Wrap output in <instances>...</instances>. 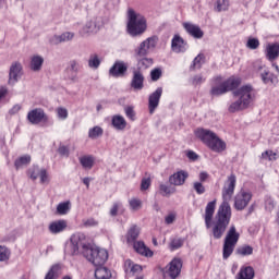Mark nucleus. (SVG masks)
Wrapping results in <instances>:
<instances>
[{
    "label": "nucleus",
    "mask_w": 279,
    "mask_h": 279,
    "mask_svg": "<svg viewBox=\"0 0 279 279\" xmlns=\"http://www.w3.org/2000/svg\"><path fill=\"white\" fill-rule=\"evenodd\" d=\"M236 187V175L231 174L226 180L222 187V203L218 207L215 215V208H217V199L209 202L205 208V226L207 230L211 228V234L214 239H221L230 226L232 219V207H230V199L234 195V189ZM214 217V220H213Z\"/></svg>",
    "instance_id": "nucleus-1"
},
{
    "label": "nucleus",
    "mask_w": 279,
    "mask_h": 279,
    "mask_svg": "<svg viewBox=\"0 0 279 279\" xmlns=\"http://www.w3.org/2000/svg\"><path fill=\"white\" fill-rule=\"evenodd\" d=\"M194 134L196 138H199L211 151H216L217 154L226 151V142L219 138L215 132L206 129H196Z\"/></svg>",
    "instance_id": "nucleus-2"
},
{
    "label": "nucleus",
    "mask_w": 279,
    "mask_h": 279,
    "mask_svg": "<svg viewBox=\"0 0 279 279\" xmlns=\"http://www.w3.org/2000/svg\"><path fill=\"white\" fill-rule=\"evenodd\" d=\"M128 19V32L130 36L135 37L145 34V31L147 29V21L145 20V16L141 13H136L134 9H129Z\"/></svg>",
    "instance_id": "nucleus-3"
},
{
    "label": "nucleus",
    "mask_w": 279,
    "mask_h": 279,
    "mask_svg": "<svg viewBox=\"0 0 279 279\" xmlns=\"http://www.w3.org/2000/svg\"><path fill=\"white\" fill-rule=\"evenodd\" d=\"M241 84V78L231 76L227 81H221V76H217L214 78L210 95L214 97H219V95H226V93H230V90H234V88H239Z\"/></svg>",
    "instance_id": "nucleus-4"
},
{
    "label": "nucleus",
    "mask_w": 279,
    "mask_h": 279,
    "mask_svg": "<svg viewBox=\"0 0 279 279\" xmlns=\"http://www.w3.org/2000/svg\"><path fill=\"white\" fill-rule=\"evenodd\" d=\"M239 239H241V234L236 231V227L231 225L227 231L222 246V258L225 260H228L232 256Z\"/></svg>",
    "instance_id": "nucleus-5"
},
{
    "label": "nucleus",
    "mask_w": 279,
    "mask_h": 279,
    "mask_svg": "<svg viewBox=\"0 0 279 279\" xmlns=\"http://www.w3.org/2000/svg\"><path fill=\"white\" fill-rule=\"evenodd\" d=\"M94 267H104L108 260V251L90 245L83 255Z\"/></svg>",
    "instance_id": "nucleus-6"
},
{
    "label": "nucleus",
    "mask_w": 279,
    "mask_h": 279,
    "mask_svg": "<svg viewBox=\"0 0 279 279\" xmlns=\"http://www.w3.org/2000/svg\"><path fill=\"white\" fill-rule=\"evenodd\" d=\"M235 97L234 106H250L254 99V88L251 85H245L233 92Z\"/></svg>",
    "instance_id": "nucleus-7"
},
{
    "label": "nucleus",
    "mask_w": 279,
    "mask_h": 279,
    "mask_svg": "<svg viewBox=\"0 0 279 279\" xmlns=\"http://www.w3.org/2000/svg\"><path fill=\"white\" fill-rule=\"evenodd\" d=\"M254 71L258 73L263 84H276L278 82V76H276L269 68L265 65L262 61H256L254 63Z\"/></svg>",
    "instance_id": "nucleus-8"
},
{
    "label": "nucleus",
    "mask_w": 279,
    "mask_h": 279,
    "mask_svg": "<svg viewBox=\"0 0 279 279\" xmlns=\"http://www.w3.org/2000/svg\"><path fill=\"white\" fill-rule=\"evenodd\" d=\"M158 46V36H151L145 39L140 44L137 48H135L134 53L137 58H145V56H149V51H154Z\"/></svg>",
    "instance_id": "nucleus-9"
},
{
    "label": "nucleus",
    "mask_w": 279,
    "mask_h": 279,
    "mask_svg": "<svg viewBox=\"0 0 279 279\" xmlns=\"http://www.w3.org/2000/svg\"><path fill=\"white\" fill-rule=\"evenodd\" d=\"M71 253L73 256L80 254V247L82 248V254L90 247V244L86 243V235L84 233H75L70 239Z\"/></svg>",
    "instance_id": "nucleus-10"
},
{
    "label": "nucleus",
    "mask_w": 279,
    "mask_h": 279,
    "mask_svg": "<svg viewBox=\"0 0 279 279\" xmlns=\"http://www.w3.org/2000/svg\"><path fill=\"white\" fill-rule=\"evenodd\" d=\"M23 77V64L19 61L11 63L9 69V86H14Z\"/></svg>",
    "instance_id": "nucleus-11"
},
{
    "label": "nucleus",
    "mask_w": 279,
    "mask_h": 279,
    "mask_svg": "<svg viewBox=\"0 0 279 279\" xmlns=\"http://www.w3.org/2000/svg\"><path fill=\"white\" fill-rule=\"evenodd\" d=\"M182 271V259L174 258L172 259L169 265L163 269L165 278L177 279Z\"/></svg>",
    "instance_id": "nucleus-12"
},
{
    "label": "nucleus",
    "mask_w": 279,
    "mask_h": 279,
    "mask_svg": "<svg viewBox=\"0 0 279 279\" xmlns=\"http://www.w3.org/2000/svg\"><path fill=\"white\" fill-rule=\"evenodd\" d=\"M99 29H101V24H99L97 17H93L85 23V25L80 29L78 34L82 36V38H87V36H92V34H97Z\"/></svg>",
    "instance_id": "nucleus-13"
},
{
    "label": "nucleus",
    "mask_w": 279,
    "mask_h": 279,
    "mask_svg": "<svg viewBox=\"0 0 279 279\" xmlns=\"http://www.w3.org/2000/svg\"><path fill=\"white\" fill-rule=\"evenodd\" d=\"M252 201V193L240 191L234 197V208L235 210H245L247 204Z\"/></svg>",
    "instance_id": "nucleus-14"
},
{
    "label": "nucleus",
    "mask_w": 279,
    "mask_h": 279,
    "mask_svg": "<svg viewBox=\"0 0 279 279\" xmlns=\"http://www.w3.org/2000/svg\"><path fill=\"white\" fill-rule=\"evenodd\" d=\"M144 86L145 75H143V72H141V70H134L133 77L131 80V88H133V90H143Z\"/></svg>",
    "instance_id": "nucleus-15"
},
{
    "label": "nucleus",
    "mask_w": 279,
    "mask_h": 279,
    "mask_svg": "<svg viewBox=\"0 0 279 279\" xmlns=\"http://www.w3.org/2000/svg\"><path fill=\"white\" fill-rule=\"evenodd\" d=\"M27 119L33 125H38V123H45L47 121V116L43 109H35L28 112Z\"/></svg>",
    "instance_id": "nucleus-16"
},
{
    "label": "nucleus",
    "mask_w": 279,
    "mask_h": 279,
    "mask_svg": "<svg viewBox=\"0 0 279 279\" xmlns=\"http://www.w3.org/2000/svg\"><path fill=\"white\" fill-rule=\"evenodd\" d=\"M125 73H128V63L123 61H116L109 70L112 77H123Z\"/></svg>",
    "instance_id": "nucleus-17"
},
{
    "label": "nucleus",
    "mask_w": 279,
    "mask_h": 279,
    "mask_svg": "<svg viewBox=\"0 0 279 279\" xmlns=\"http://www.w3.org/2000/svg\"><path fill=\"white\" fill-rule=\"evenodd\" d=\"M187 178L189 172L180 170L169 177V183L172 184V186H182Z\"/></svg>",
    "instance_id": "nucleus-18"
},
{
    "label": "nucleus",
    "mask_w": 279,
    "mask_h": 279,
    "mask_svg": "<svg viewBox=\"0 0 279 279\" xmlns=\"http://www.w3.org/2000/svg\"><path fill=\"white\" fill-rule=\"evenodd\" d=\"M72 38H75V33L65 32L61 35H52L48 38V43L51 45H60L61 43H69Z\"/></svg>",
    "instance_id": "nucleus-19"
},
{
    "label": "nucleus",
    "mask_w": 279,
    "mask_h": 279,
    "mask_svg": "<svg viewBox=\"0 0 279 279\" xmlns=\"http://www.w3.org/2000/svg\"><path fill=\"white\" fill-rule=\"evenodd\" d=\"M183 27L185 32H187V34H190V36H192L193 38H204V31H202L199 26L190 22H185L183 23Z\"/></svg>",
    "instance_id": "nucleus-20"
},
{
    "label": "nucleus",
    "mask_w": 279,
    "mask_h": 279,
    "mask_svg": "<svg viewBox=\"0 0 279 279\" xmlns=\"http://www.w3.org/2000/svg\"><path fill=\"white\" fill-rule=\"evenodd\" d=\"M171 49L174 51V53H184V51L187 49V46L184 39L180 37V35H175L172 38Z\"/></svg>",
    "instance_id": "nucleus-21"
},
{
    "label": "nucleus",
    "mask_w": 279,
    "mask_h": 279,
    "mask_svg": "<svg viewBox=\"0 0 279 279\" xmlns=\"http://www.w3.org/2000/svg\"><path fill=\"white\" fill-rule=\"evenodd\" d=\"M69 223L66 220H56L50 222L48 230L50 234H60V232H64L68 228Z\"/></svg>",
    "instance_id": "nucleus-22"
},
{
    "label": "nucleus",
    "mask_w": 279,
    "mask_h": 279,
    "mask_svg": "<svg viewBox=\"0 0 279 279\" xmlns=\"http://www.w3.org/2000/svg\"><path fill=\"white\" fill-rule=\"evenodd\" d=\"M31 178L32 180H38V178H40L41 184H48L49 182V174L47 173V170L38 167L34 168L33 172L31 173Z\"/></svg>",
    "instance_id": "nucleus-23"
},
{
    "label": "nucleus",
    "mask_w": 279,
    "mask_h": 279,
    "mask_svg": "<svg viewBox=\"0 0 279 279\" xmlns=\"http://www.w3.org/2000/svg\"><path fill=\"white\" fill-rule=\"evenodd\" d=\"M266 58L269 62H274V60H278L279 58V44H269L266 47Z\"/></svg>",
    "instance_id": "nucleus-24"
},
{
    "label": "nucleus",
    "mask_w": 279,
    "mask_h": 279,
    "mask_svg": "<svg viewBox=\"0 0 279 279\" xmlns=\"http://www.w3.org/2000/svg\"><path fill=\"white\" fill-rule=\"evenodd\" d=\"M133 247L135 252L142 256H147L149 258L150 256H154V252H151V250H149V247H147L143 241L134 242Z\"/></svg>",
    "instance_id": "nucleus-25"
},
{
    "label": "nucleus",
    "mask_w": 279,
    "mask_h": 279,
    "mask_svg": "<svg viewBox=\"0 0 279 279\" xmlns=\"http://www.w3.org/2000/svg\"><path fill=\"white\" fill-rule=\"evenodd\" d=\"M43 64H45V58L40 54H34L31 58V71L38 73L43 69Z\"/></svg>",
    "instance_id": "nucleus-26"
},
{
    "label": "nucleus",
    "mask_w": 279,
    "mask_h": 279,
    "mask_svg": "<svg viewBox=\"0 0 279 279\" xmlns=\"http://www.w3.org/2000/svg\"><path fill=\"white\" fill-rule=\"evenodd\" d=\"M111 125L114 128V130L122 131L125 128H128V122L125 121V118H123L120 114H116L112 117Z\"/></svg>",
    "instance_id": "nucleus-27"
},
{
    "label": "nucleus",
    "mask_w": 279,
    "mask_h": 279,
    "mask_svg": "<svg viewBox=\"0 0 279 279\" xmlns=\"http://www.w3.org/2000/svg\"><path fill=\"white\" fill-rule=\"evenodd\" d=\"M141 234V228L136 225H133L126 234V241L128 243H134L136 239H138V235Z\"/></svg>",
    "instance_id": "nucleus-28"
},
{
    "label": "nucleus",
    "mask_w": 279,
    "mask_h": 279,
    "mask_svg": "<svg viewBox=\"0 0 279 279\" xmlns=\"http://www.w3.org/2000/svg\"><path fill=\"white\" fill-rule=\"evenodd\" d=\"M95 278L96 279H111L112 278V272L110 269L98 266L95 270Z\"/></svg>",
    "instance_id": "nucleus-29"
},
{
    "label": "nucleus",
    "mask_w": 279,
    "mask_h": 279,
    "mask_svg": "<svg viewBox=\"0 0 279 279\" xmlns=\"http://www.w3.org/2000/svg\"><path fill=\"white\" fill-rule=\"evenodd\" d=\"M125 271L129 274H141L143 271V267L138 264H134L131 259H126L125 264Z\"/></svg>",
    "instance_id": "nucleus-30"
},
{
    "label": "nucleus",
    "mask_w": 279,
    "mask_h": 279,
    "mask_svg": "<svg viewBox=\"0 0 279 279\" xmlns=\"http://www.w3.org/2000/svg\"><path fill=\"white\" fill-rule=\"evenodd\" d=\"M62 274V267L59 264L53 265L47 272L45 279H58Z\"/></svg>",
    "instance_id": "nucleus-31"
},
{
    "label": "nucleus",
    "mask_w": 279,
    "mask_h": 279,
    "mask_svg": "<svg viewBox=\"0 0 279 279\" xmlns=\"http://www.w3.org/2000/svg\"><path fill=\"white\" fill-rule=\"evenodd\" d=\"M236 279H254V268L250 266L241 268Z\"/></svg>",
    "instance_id": "nucleus-32"
},
{
    "label": "nucleus",
    "mask_w": 279,
    "mask_h": 279,
    "mask_svg": "<svg viewBox=\"0 0 279 279\" xmlns=\"http://www.w3.org/2000/svg\"><path fill=\"white\" fill-rule=\"evenodd\" d=\"M29 162H32V157L29 155H25L15 160L14 167L16 171H19V169H23L24 167H27Z\"/></svg>",
    "instance_id": "nucleus-33"
},
{
    "label": "nucleus",
    "mask_w": 279,
    "mask_h": 279,
    "mask_svg": "<svg viewBox=\"0 0 279 279\" xmlns=\"http://www.w3.org/2000/svg\"><path fill=\"white\" fill-rule=\"evenodd\" d=\"M80 162L83 169H90L95 166V157L93 155H86L80 158Z\"/></svg>",
    "instance_id": "nucleus-34"
},
{
    "label": "nucleus",
    "mask_w": 279,
    "mask_h": 279,
    "mask_svg": "<svg viewBox=\"0 0 279 279\" xmlns=\"http://www.w3.org/2000/svg\"><path fill=\"white\" fill-rule=\"evenodd\" d=\"M160 97H162V87L157 88L149 96V106H158V104H160Z\"/></svg>",
    "instance_id": "nucleus-35"
},
{
    "label": "nucleus",
    "mask_w": 279,
    "mask_h": 279,
    "mask_svg": "<svg viewBox=\"0 0 279 279\" xmlns=\"http://www.w3.org/2000/svg\"><path fill=\"white\" fill-rule=\"evenodd\" d=\"M235 254L238 256H252V254H254V247L250 245H242L236 248Z\"/></svg>",
    "instance_id": "nucleus-36"
},
{
    "label": "nucleus",
    "mask_w": 279,
    "mask_h": 279,
    "mask_svg": "<svg viewBox=\"0 0 279 279\" xmlns=\"http://www.w3.org/2000/svg\"><path fill=\"white\" fill-rule=\"evenodd\" d=\"M100 64H101V59L99 58V54L94 53L89 56V59H88L89 69H99Z\"/></svg>",
    "instance_id": "nucleus-37"
},
{
    "label": "nucleus",
    "mask_w": 279,
    "mask_h": 279,
    "mask_svg": "<svg viewBox=\"0 0 279 279\" xmlns=\"http://www.w3.org/2000/svg\"><path fill=\"white\" fill-rule=\"evenodd\" d=\"M159 191H160V194L163 197H167V196L173 195V193H175V187H171V185H167L165 183H160L159 184Z\"/></svg>",
    "instance_id": "nucleus-38"
},
{
    "label": "nucleus",
    "mask_w": 279,
    "mask_h": 279,
    "mask_svg": "<svg viewBox=\"0 0 279 279\" xmlns=\"http://www.w3.org/2000/svg\"><path fill=\"white\" fill-rule=\"evenodd\" d=\"M154 64V59L151 58H142L137 61V71L149 69Z\"/></svg>",
    "instance_id": "nucleus-39"
},
{
    "label": "nucleus",
    "mask_w": 279,
    "mask_h": 279,
    "mask_svg": "<svg viewBox=\"0 0 279 279\" xmlns=\"http://www.w3.org/2000/svg\"><path fill=\"white\" fill-rule=\"evenodd\" d=\"M71 210V202H63L57 206V213L59 215H66Z\"/></svg>",
    "instance_id": "nucleus-40"
},
{
    "label": "nucleus",
    "mask_w": 279,
    "mask_h": 279,
    "mask_svg": "<svg viewBox=\"0 0 279 279\" xmlns=\"http://www.w3.org/2000/svg\"><path fill=\"white\" fill-rule=\"evenodd\" d=\"M230 8V1L229 0H217L216 2V11L217 12H226Z\"/></svg>",
    "instance_id": "nucleus-41"
},
{
    "label": "nucleus",
    "mask_w": 279,
    "mask_h": 279,
    "mask_svg": "<svg viewBox=\"0 0 279 279\" xmlns=\"http://www.w3.org/2000/svg\"><path fill=\"white\" fill-rule=\"evenodd\" d=\"M104 135V129L101 126H94L93 129L89 130L88 136L89 138H99V136Z\"/></svg>",
    "instance_id": "nucleus-42"
},
{
    "label": "nucleus",
    "mask_w": 279,
    "mask_h": 279,
    "mask_svg": "<svg viewBox=\"0 0 279 279\" xmlns=\"http://www.w3.org/2000/svg\"><path fill=\"white\" fill-rule=\"evenodd\" d=\"M10 248H8V246L0 245V263L10 260Z\"/></svg>",
    "instance_id": "nucleus-43"
},
{
    "label": "nucleus",
    "mask_w": 279,
    "mask_h": 279,
    "mask_svg": "<svg viewBox=\"0 0 279 279\" xmlns=\"http://www.w3.org/2000/svg\"><path fill=\"white\" fill-rule=\"evenodd\" d=\"M129 205L131 210H133L134 213H136V210H141V208H143V202L138 198H131L129 201Z\"/></svg>",
    "instance_id": "nucleus-44"
},
{
    "label": "nucleus",
    "mask_w": 279,
    "mask_h": 279,
    "mask_svg": "<svg viewBox=\"0 0 279 279\" xmlns=\"http://www.w3.org/2000/svg\"><path fill=\"white\" fill-rule=\"evenodd\" d=\"M184 245V240L181 238H174L170 242V250H180Z\"/></svg>",
    "instance_id": "nucleus-45"
},
{
    "label": "nucleus",
    "mask_w": 279,
    "mask_h": 279,
    "mask_svg": "<svg viewBox=\"0 0 279 279\" xmlns=\"http://www.w3.org/2000/svg\"><path fill=\"white\" fill-rule=\"evenodd\" d=\"M68 71L77 74L80 72V62H77V60H71L69 62Z\"/></svg>",
    "instance_id": "nucleus-46"
},
{
    "label": "nucleus",
    "mask_w": 279,
    "mask_h": 279,
    "mask_svg": "<svg viewBox=\"0 0 279 279\" xmlns=\"http://www.w3.org/2000/svg\"><path fill=\"white\" fill-rule=\"evenodd\" d=\"M84 228H95L99 226V222L95 218H86L82 220Z\"/></svg>",
    "instance_id": "nucleus-47"
},
{
    "label": "nucleus",
    "mask_w": 279,
    "mask_h": 279,
    "mask_svg": "<svg viewBox=\"0 0 279 279\" xmlns=\"http://www.w3.org/2000/svg\"><path fill=\"white\" fill-rule=\"evenodd\" d=\"M246 47L247 49H258V47H260V41L258 40V38H248L247 43H246Z\"/></svg>",
    "instance_id": "nucleus-48"
},
{
    "label": "nucleus",
    "mask_w": 279,
    "mask_h": 279,
    "mask_svg": "<svg viewBox=\"0 0 279 279\" xmlns=\"http://www.w3.org/2000/svg\"><path fill=\"white\" fill-rule=\"evenodd\" d=\"M150 77L153 82H158V80L162 77V70L160 68L151 70Z\"/></svg>",
    "instance_id": "nucleus-49"
},
{
    "label": "nucleus",
    "mask_w": 279,
    "mask_h": 279,
    "mask_svg": "<svg viewBox=\"0 0 279 279\" xmlns=\"http://www.w3.org/2000/svg\"><path fill=\"white\" fill-rule=\"evenodd\" d=\"M193 189L197 193V195H204V193H206V187L204 186V184H202V182H194Z\"/></svg>",
    "instance_id": "nucleus-50"
},
{
    "label": "nucleus",
    "mask_w": 279,
    "mask_h": 279,
    "mask_svg": "<svg viewBox=\"0 0 279 279\" xmlns=\"http://www.w3.org/2000/svg\"><path fill=\"white\" fill-rule=\"evenodd\" d=\"M124 112H125L128 119H130L131 121H136V111H134L133 107H126L124 109Z\"/></svg>",
    "instance_id": "nucleus-51"
},
{
    "label": "nucleus",
    "mask_w": 279,
    "mask_h": 279,
    "mask_svg": "<svg viewBox=\"0 0 279 279\" xmlns=\"http://www.w3.org/2000/svg\"><path fill=\"white\" fill-rule=\"evenodd\" d=\"M178 218V214H175V211L170 213L169 215H167L165 217V223L167 226H171V223L175 222V219Z\"/></svg>",
    "instance_id": "nucleus-52"
},
{
    "label": "nucleus",
    "mask_w": 279,
    "mask_h": 279,
    "mask_svg": "<svg viewBox=\"0 0 279 279\" xmlns=\"http://www.w3.org/2000/svg\"><path fill=\"white\" fill-rule=\"evenodd\" d=\"M204 61V54L199 53L193 61L192 69H202V62Z\"/></svg>",
    "instance_id": "nucleus-53"
},
{
    "label": "nucleus",
    "mask_w": 279,
    "mask_h": 279,
    "mask_svg": "<svg viewBox=\"0 0 279 279\" xmlns=\"http://www.w3.org/2000/svg\"><path fill=\"white\" fill-rule=\"evenodd\" d=\"M151 186V178H143L141 182V191H147Z\"/></svg>",
    "instance_id": "nucleus-54"
},
{
    "label": "nucleus",
    "mask_w": 279,
    "mask_h": 279,
    "mask_svg": "<svg viewBox=\"0 0 279 279\" xmlns=\"http://www.w3.org/2000/svg\"><path fill=\"white\" fill-rule=\"evenodd\" d=\"M57 114H58L59 119L64 120V119H66V117H69V111L64 107H59L57 109Z\"/></svg>",
    "instance_id": "nucleus-55"
},
{
    "label": "nucleus",
    "mask_w": 279,
    "mask_h": 279,
    "mask_svg": "<svg viewBox=\"0 0 279 279\" xmlns=\"http://www.w3.org/2000/svg\"><path fill=\"white\" fill-rule=\"evenodd\" d=\"M276 153L271 150H266L262 154V158H264V160H276Z\"/></svg>",
    "instance_id": "nucleus-56"
},
{
    "label": "nucleus",
    "mask_w": 279,
    "mask_h": 279,
    "mask_svg": "<svg viewBox=\"0 0 279 279\" xmlns=\"http://www.w3.org/2000/svg\"><path fill=\"white\" fill-rule=\"evenodd\" d=\"M275 207L274 199L271 197H267L265 201V208L266 210L271 211V209Z\"/></svg>",
    "instance_id": "nucleus-57"
},
{
    "label": "nucleus",
    "mask_w": 279,
    "mask_h": 279,
    "mask_svg": "<svg viewBox=\"0 0 279 279\" xmlns=\"http://www.w3.org/2000/svg\"><path fill=\"white\" fill-rule=\"evenodd\" d=\"M186 156L190 160H193L195 162V160H197V158H199V156L197 155V153L193 151V150H189L186 153Z\"/></svg>",
    "instance_id": "nucleus-58"
},
{
    "label": "nucleus",
    "mask_w": 279,
    "mask_h": 279,
    "mask_svg": "<svg viewBox=\"0 0 279 279\" xmlns=\"http://www.w3.org/2000/svg\"><path fill=\"white\" fill-rule=\"evenodd\" d=\"M228 110H229V112H231V113L241 112V110H245V107H241V106H230Z\"/></svg>",
    "instance_id": "nucleus-59"
},
{
    "label": "nucleus",
    "mask_w": 279,
    "mask_h": 279,
    "mask_svg": "<svg viewBox=\"0 0 279 279\" xmlns=\"http://www.w3.org/2000/svg\"><path fill=\"white\" fill-rule=\"evenodd\" d=\"M118 213H119V203H116L110 209V215L111 217H117Z\"/></svg>",
    "instance_id": "nucleus-60"
},
{
    "label": "nucleus",
    "mask_w": 279,
    "mask_h": 279,
    "mask_svg": "<svg viewBox=\"0 0 279 279\" xmlns=\"http://www.w3.org/2000/svg\"><path fill=\"white\" fill-rule=\"evenodd\" d=\"M58 153L60 156H69V148L66 146H60Z\"/></svg>",
    "instance_id": "nucleus-61"
},
{
    "label": "nucleus",
    "mask_w": 279,
    "mask_h": 279,
    "mask_svg": "<svg viewBox=\"0 0 279 279\" xmlns=\"http://www.w3.org/2000/svg\"><path fill=\"white\" fill-rule=\"evenodd\" d=\"M204 82H205V78H204L203 75H196V76H194V78H193V84H202V83H204Z\"/></svg>",
    "instance_id": "nucleus-62"
},
{
    "label": "nucleus",
    "mask_w": 279,
    "mask_h": 279,
    "mask_svg": "<svg viewBox=\"0 0 279 279\" xmlns=\"http://www.w3.org/2000/svg\"><path fill=\"white\" fill-rule=\"evenodd\" d=\"M8 95V87L1 86L0 87V100L3 99Z\"/></svg>",
    "instance_id": "nucleus-63"
},
{
    "label": "nucleus",
    "mask_w": 279,
    "mask_h": 279,
    "mask_svg": "<svg viewBox=\"0 0 279 279\" xmlns=\"http://www.w3.org/2000/svg\"><path fill=\"white\" fill-rule=\"evenodd\" d=\"M199 180H201L202 182H206V180H208V173H206V172H201V173H199Z\"/></svg>",
    "instance_id": "nucleus-64"
}]
</instances>
